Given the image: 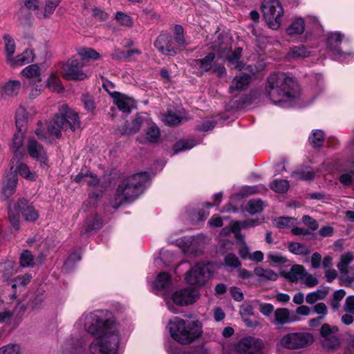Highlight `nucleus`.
<instances>
[{"instance_id":"17","label":"nucleus","mask_w":354,"mask_h":354,"mask_svg":"<svg viewBox=\"0 0 354 354\" xmlns=\"http://www.w3.org/2000/svg\"><path fill=\"white\" fill-rule=\"evenodd\" d=\"M84 344V339L71 337L62 345V354H82Z\"/></svg>"},{"instance_id":"28","label":"nucleus","mask_w":354,"mask_h":354,"mask_svg":"<svg viewBox=\"0 0 354 354\" xmlns=\"http://www.w3.org/2000/svg\"><path fill=\"white\" fill-rule=\"evenodd\" d=\"M250 76L249 75H243L241 76H236L230 87V91H243L245 90L250 83Z\"/></svg>"},{"instance_id":"57","label":"nucleus","mask_w":354,"mask_h":354,"mask_svg":"<svg viewBox=\"0 0 354 354\" xmlns=\"http://www.w3.org/2000/svg\"><path fill=\"white\" fill-rule=\"evenodd\" d=\"M82 102L84 104V108L88 111H93L95 109V104L93 96L88 93H84L82 96Z\"/></svg>"},{"instance_id":"63","label":"nucleus","mask_w":354,"mask_h":354,"mask_svg":"<svg viewBox=\"0 0 354 354\" xmlns=\"http://www.w3.org/2000/svg\"><path fill=\"white\" fill-rule=\"evenodd\" d=\"M13 319V313L5 310L0 312V324H11Z\"/></svg>"},{"instance_id":"3","label":"nucleus","mask_w":354,"mask_h":354,"mask_svg":"<svg viewBox=\"0 0 354 354\" xmlns=\"http://www.w3.org/2000/svg\"><path fill=\"white\" fill-rule=\"evenodd\" d=\"M167 327L171 337L180 344H188L197 339L202 333L198 320H185L176 317L170 319Z\"/></svg>"},{"instance_id":"48","label":"nucleus","mask_w":354,"mask_h":354,"mask_svg":"<svg viewBox=\"0 0 354 354\" xmlns=\"http://www.w3.org/2000/svg\"><path fill=\"white\" fill-rule=\"evenodd\" d=\"M263 203L260 200H250L246 205V210L252 215L261 212Z\"/></svg>"},{"instance_id":"22","label":"nucleus","mask_w":354,"mask_h":354,"mask_svg":"<svg viewBox=\"0 0 354 354\" xmlns=\"http://www.w3.org/2000/svg\"><path fill=\"white\" fill-rule=\"evenodd\" d=\"M21 75L26 78L31 79L34 84L41 82V69L37 64H31L21 71Z\"/></svg>"},{"instance_id":"64","label":"nucleus","mask_w":354,"mask_h":354,"mask_svg":"<svg viewBox=\"0 0 354 354\" xmlns=\"http://www.w3.org/2000/svg\"><path fill=\"white\" fill-rule=\"evenodd\" d=\"M344 310L349 313H354V296L351 295L346 297L344 304Z\"/></svg>"},{"instance_id":"26","label":"nucleus","mask_w":354,"mask_h":354,"mask_svg":"<svg viewBox=\"0 0 354 354\" xmlns=\"http://www.w3.org/2000/svg\"><path fill=\"white\" fill-rule=\"evenodd\" d=\"M214 58V54L209 53L205 57L194 60V64L199 67L201 75L212 70Z\"/></svg>"},{"instance_id":"24","label":"nucleus","mask_w":354,"mask_h":354,"mask_svg":"<svg viewBox=\"0 0 354 354\" xmlns=\"http://www.w3.org/2000/svg\"><path fill=\"white\" fill-rule=\"evenodd\" d=\"M34 60L33 53L31 50H25L22 53L13 57L8 63L12 67L21 66Z\"/></svg>"},{"instance_id":"46","label":"nucleus","mask_w":354,"mask_h":354,"mask_svg":"<svg viewBox=\"0 0 354 354\" xmlns=\"http://www.w3.org/2000/svg\"><path fill=\"white\" fill-rule=\"evenodd\" d=\"M80 259L81 254L80 252H76L72 253L65 262L63 271L65 272H71L75 268V263L80 261Z\"/></svg>"},{"instance_id":"12","label":"nucleus","mask_w":354,"mask_h":354,"mask_svg":"<svg viewBox=\"0 0 354 354\" xmlns=\"http://www.w3.org/2000/svg\"><path fill=\"white\" fill-rule=\"evenodd\" d=\"M343 39L344 35L338 32H330L327 37L328 48L331 50L334 59L339 61H344L351 55V53L342 52L340 50L339 45Z\"/></svg>"},{"instance_id":"50","label":"nucleus","mask_w":354,"mask_h":354,"mask_svg":"<svg viewBox=\"0 0 354 354\" xmlns=\"http://www.w3.org/2000/svg\"><path fill=\"white\" fill-rule=\"evenodd\" d=\"M78 55L83 59H97L100 58V54L92 48H82L78 50Z\"/></svg>"},{"instance_id":"35","label":"nucleus","mask_w":354,"mask_h":354,"mask_svg":"<svg viewBox=\"0 0 354 354\" xmlns=\"http://www.w3.org/2000/svg\"><path fill=\"white\" fill-rule=\"evenodd\" d=\"M290 59L305 58L310 55V52L304 45L292 47L288 53Z\"/></svg>"},{"instance_id":"23","label":"nucleus","mask_w":354,"mask_h":354,"mask_svg":"<svg viewBox=\"0 0 354 354\" xmlns=\"http://www.w3.org/2000/svg\"><path fill=\"white\" fill-rule=\"evenodd\" d=\"M17 185V174L11 171L6 176V183L2 188V194L6 198L10 197L15 192Z\"/></svg>"},{"instance_id":"39","label":"nucleus","mask_w":354,"mask_h":354,"mask_svg":"<svg viewBox=\"0 0 354 354\" xmlns=\"http://www.w3.org/2000/svg\"><path fill=\"white\" fill-rule=\"evenodd\" d=\"M47 86L54 92L60 93L64 90L60 79L53 73H50L48 79Z\"/></svg>"},{"instance_id":"52","label":"nucleus","mask_w":354,"mask_h":354,"mask_svg":"<svg viewBox=\"0 0 354 354\" xmlns=\"http://www.w3.org/2000/svg\"><path fill=\"white\" fill-rule=\"evenodd\" d=\"M293 175L299 179L308 180L314 178L315 172L312 169L306 167L297 170Z\"/></svg>"},{"instance_id":"51","label":"nucleus","mask_w":354,"mask_h":354,"mask_svg":"<svg viewBox=\"0 0 354 354\" xmlns=\"http://www.w3.org/2000/svg\"><path fill=\"white\" fill-rule=\"evenodd\" d=\"M27 121L26 112L24 109L17 110L15 115V123L18 130L23 131L22 128Z\"/></svg>"},{"instance_id":"44","label":"nucleus","mask_w":354,"mask_h":354,"mask_svg":"<svg viewBox=\"0 0 354 354\" xmlns=\"http://www.w3.org/2000/svg\"><path fill=\"white\" fill-rule=\"evenodd\" d=\"M252 303L259 306V312L265 317H270L274 312V308L272 304L262 303L258 299L252 301Z\"/></svg>"},{"instance_id":"27","label":"nucleus","mask_w":354,"mask_h":354,"mask_svg":"<svg viewBox=\"0 0 354 354\" xmlns=\"http://www.w3.org/2000/svg\"><path fill=\"white\" fill-rule=\"evenodd\" d=\"M254 274L262 281H276L279 274L275 271L259 266L254 270Z\"/></svg>"},{"instance_id":"11","label":"nucleus","mask_w":354,"mask_h":354,"mask_svg":"<svg viewBox=\"0 0 354 354\" xmlns=\"http://www.w3.org/2000/svg\"><path fill=\"white\" fill-rule=\"evenodd\" d=\"M263 342L252 337L243 338L236 345L234 354H260Z\"/></svg>"},{"instance_id":"8","label":"nucleus","mask_w":354,"mask_h":354,"mask_svg":"<svg viewBox=\"0 0 354 354\" xmlns=\"http://www.w3.org/2000/svg\"><path fill=\"white\" fill-rule=\"evenodd\" d=\"M314 340V336L310 333H290L281 338L280 345L287 349L297 350L311 345Z\"/></svg>"},{"instance_id":"13","label":"nucleus","mask_w":354,"mask_h":354,"mask_svg":"<svg viewBox=\"0 0 354 354\" xmlns=\"http://www.w3.org/2000/svg\"><path fill=\"white\" fill-rule=\"evenodd\" d=\"M198 297L197 290L187 288L174 292L172 295V301L175 304L183 306L194 303Z\"/></svg>"},{"instance_id":"18","label":"nucleus","mask_w":354,"mask_h":354,"mask_svg":"<svg viewBox=\"0 0 354 354\" xmlns=\"http://www.w3.org/2000/svg\"><path fill=\"white\" fill-rule=\"evenodd\" d=\"M353 259V254L351 252H348L340 257L339 262L337 265L339 272L344 277V281L347 286L354 281V277L348 276L349 265L352 263Z\"/></svg>"},{"instance_id":"34","label":"nucleus","mask_w":354,"mask_h":354,"mask_svg":"<svg viewBox=\"0 0 354 354\" xmlns=\"http://www.w3.org/2000/svg\"><path fill=\"white\" fill-rule=\"evenodd\" d=\"M166 37L164 35H160L156 39L154 43V46L163 55L169 56L175 55L176 51L174 48H171L170 46H167L166 48L164 47L163 44L166 42Z\"/></svg>"},{"instance_id":"42","label":"nucleus","mask_w":354,"mask_h":354,"mask_svg":"<svg viewBox=\"0 0 354 354\" xmlns=\"http://www.w3.org/2000/svg\"><path fill=\"white\" fill-rule=\"evenodd\" d=\"M17 172L21 176L29 180H33L35 179V174L30 171L29 167L27 165L20 162L17 166L13 173Z\"/></svg>"},{"instance_id":"25","label":"nucleus","mask_w":354,"mask_h":354,"mask_svg":"<svg viewBox=\"0 0 354 354\" xmlns=\"http://www.w3.org/2000/svg\"><path fill=\"white\" fill-rule=\"evenodd\" d=\"M306 270L303 266L295 264L290 268L289 271L284 274V277L290 282L297 283L301 281Z\"/></svg>"},{"instance_id":"38","label":"nucleus","mask_w":354,"mask_h":354,"mask_svg":"<svg viewBox=\"0 0 354 354\" xmlns=\"http://www.w3.org/2000/svg\"><path fill=\"white\" fill-rule=\"evenodd\" d=\"M241 50L238 48L234 51H228L225 58L234 66V68L241 70L243 66L239 62V59L241 57Z\"/></svg>"},{"instance_id":"41","label":"nucleus","mask_w":354,"mask_h":354,"mask_svg":"<svg viewBox=\"0 0 354 354\" xmlns=\"http://www.w3.org/2000/svg\"><path fill=\"white\" fill-rule=\"evenodd\" d=\"M290 185L287 180L277 179L274 180L270 185L272 190L277 193H284L289 189Z\"/></svg>"},{"instance_id":"4","label":"nucleus","mask_w":354,"mask_h":354,"mask_svg":"<svg viewBox=\"0 0 354 354\" xmlns=\"http://www.w3.org/2000/svg\"><path fill=\"white\" fill-rule=\"evenodd\" d=\"M81 122L77 113L66 104L60 105L58 112L50 121L48 133L55 138L62 137V131L70 129L72 131L80 129Z\"/></svg>"},{"instance_id":"62","label":"nucleus","mask_w":354,"mask_h":354,"mask_svg":"<svg viewBox=\"0 0 354 354\" xmlns=\"http://www.w3.org/2000/svg\"><path fill=\"white\" fill-rule=\"evenodd\" d=\"M268 259L271 262L277 264H283L287 262L286 257L277 252H270L268 254Z\"/></svg>"},{"instance_id":"61","label":"nucleus","mask_w":354,"mask_h":354,"mask_svg":"<svg viewBox=\"0 0 354 354\" xmlns=\"http://www.w3.org/2000/svg\"><path fill=\"white\" fill-rule=\"evenodd\" d=\"M339 180L344 185L348 186L352 184L354 187V171L342 174Z\"/></svg>"},{"instance_id":"21","label":"nucleus","mask_w":354,"mask_h":354,"mask_svg":"<svg viewBox=\"0 0 354 354\" xmlns=\"http://www.w3.org/2000/svg\"><path fill=\"white\" fill-rule=\"evenodd\" d=\"M15 208L21 212L24 218L28 221H35L38 218L37 211L32 207L28 206L27 201L24 198L19 200Z\"/></svg>"},{"instance_id":"58","label":"nucleus","mask_w":354,"mask_h":354,"mask_svg":"<svg viewBox=\"0 0 354 354\" xmlns=\"http://www.w3.org/2000/svg\"><path fill=\"white\" fill-rule=\"evenodd\" d=\"M31 279L32 276L29 274L18 276L14 279L12 287L25 286L30 281Z\"/></svg>"},{"instance_id":"53","label":"nucleus","mask_w":354,"mask_h":354,"mask_svg":"<svg viewBox=\"0 0 354 354\" xmlns=\"http://www.w3.org/2000/svg\"><path fill=\"white\" fill-rule=\"evenodd\" d=\"M306 287L313 288L319 283L317 278L306 270L301 281Z\"/></svg>"},{"instance_id":"59","label":"nucleus","mask_w":354,"mask_h":354,"mask_svg":"<svg viewBox=\"0 0 354 354\" xmlns=\"http://www.w3.org/2000/svg\"><path fill=\"white\" fill-rule=\"evenodd\" d=\"M33 256L28 250L23 252L20 257V263L22 267H28L32 265Z\"/></svg>"},{"instance_id":"43","label":"nucleus","mask_w":354,"mask_h":354,"mask_svg":"<svg viewBox=\"0 0 354 354\" xmlns=\"http://www.w3.org/2000/svg\"><path fill=\"white\" fill-rule=\"evenodd\" d=\"M196 145L194 140H182L177 142L174 146V153H178L185 150L191 149Z\"/></svg>"},{"instance_id":"1","label":"nucleus","mask_w":354,"mask_h":354,"mask_svg":"<svg viewBox=\"0 0 354 354\" xmlns=\"http://www.w3.org/2000/svg\"><path fill=\"white\" fill-rule=\"evenodd\" d=\"M266 93L274 104L288 108L297 96V85L285 73L273 74L268 78Z\"/></svg>"},{"instance_id":"47","label":"nucleus","mask_w":354,"mask_h":354,"mask_svg":"<svg viewBox=\"0 0 354 354\" xmlns=\"http://www.w3.org/2000/svg\"><path fill=\"white\" fill-rule=\"evenodd\" d=\"M322 345L327 350L333 349L340 344L339 339L335 335L322 339Z\"/></svg>"},{"instance_id":"10","label":"nucleus","mask_w":354,"mask_h":354,"mask_svg":"<svg viewBox=\"0 0 354 354\" xmlns=\"http://www.w3.org/2000/svg\"><path fill=\"white\" fill-rule=\"evenodd\" d=\"M84 64L75 57L69 59L62 67V76L67 80L82 81L86 80L90 74L82 70Z\"/></svg>"},{"instance_id":"54","label":"nucleus","mask_w":354,"mask_h":354,"mask_svg":"<svg viewBox=\"0 0 354 354\" xmlns=\"http://www.w3.org/2000/svg\"><path fill=\"white\" fill-rule=\"evenodd\" d=\"M0 354H21L19 344H9L0 348Z\"/></svg>"},{"instance_id":"6","label":"nucleus","mask_w":354,"mask_h":354,"mask_svg":"<svg viewBox=\"0 0 354 354\" xmlns=\"http://www.w3.org/2000/svg\"><path fill=\"white\" fill-rule=\"evenodd\" d=\"M120 339L118 331L95 337L88 346L87 354H118Z\"/></svg>"},{"instance_id":"31","label":"nucleus","mask_w":354,"mask_h":354,"mask_svg":"<svg viewBox=\"0 0 354 354\" xmlns=\"http://www.w3.org/2000/svg\"><path fill=\"white\" fill-rule=\"evenodd\" d=\"M288 249L291 253L296 255L307 256L310 253V250L307 245L297 242L289 243Z\"/></svg>"},{"instance_id":"36","label":"nucleus","mask_w":354,"mask_h":354,"mask_svg":"<svg viewBox=\"0 0 354 354\" xmlns=\"http://www.w3.org/2000/svg\"><path fill=\"white\" fill-rule=\"evenodd\" d=\"M223 265L231 270H234L239 268L241 263L235 254L229 252L223 258Z\"/></svg>"},{"instance_id":"32","label":"nucleus","mask_w":354,"mask_h":354,"mask_svg":"<svg viewBox=\"0 0 354 354\" xmlns=\"http://www.w3.org/2000/svg\"><path fill=\"white\" fill-rule=\"evenodd\" d=\"M328 291L326 289H317L315 291L309 292L306 297V303L308 304H314L317 301L324 299Z\"/></svg>"},{"instance_id":"55","label":"nucleus","mask_w":354,"mask_h":354,"mask_svg":"<svg viewBox=\"0 0 354 354\" xmlns=\"http://www.w3.org/2000/svg\"><path fill=\"white\" fill-rule=\"evenodd\" d=\"M252 304L244 303L240 306L239 314L241 317H250L254 315V306Z\"/></svg>"},{"instance_id":"30","label":"nucleus","mask_w":354,"mask_h":354,"mask_svg":"<svg viewBox=\"0 0 354 354\" xmlns=\"http://www.w3.org/2000/svg\"><path fill=\"white\" fill-rule=\"evenodd\" d=\"M3 41L5 42V51L6 54V61L8 64L11 61V59L14 57V53L15 51V42L13 38L8 34H5L3 37Z\"/></svg>"},{"instance_id":"29","label":"nucleus","mask_w":354,"mask_h":354,"mask_svg":"<svg viewBox=\"0 0 354 354\" xmlns=\"http://www.w3.org/2000/svg\"><path fill=\"white\" fill-rule=\"evenodd\" d=\"M305 30V22L303 18L295 19L287 28V33L289 35H301Z\"/></svg>"},{"instance_id":"7","label":"nucleus","mask_w":354,"mask_h":354,"mask_svg":"<svg viewBox=\"0 0 354 354\" xmlns=\"http://www.w3.org/2000/svg\"><path fill=\"white\" fill-rule=\"evenodd\" d=\"M263 17L269 27L277 30L281 24L283 10L278 0H263L261 4Z\"/></svg>"},{"instance_id":"9","label":"nucleus","mask_w":354,"mask_h":354,"mask_svg":"<svg viewBox=\"0 0 354 354\" xmlns=\"http://www.w3.org/2000/svg\"><path fill=\"white\" fill-rule=\"evenodd\" d=\"M209 263L199 262L192 266L185 276L187 283L196 287L204 286L210 276Z\"/></svg>"},{"instance_id":"40","label":"nucleus","mask_w":354,"mask_h":354,"mask_svg":"<svg viewBox=\"0 0 354 354\" xmlns=\"http://www.w3.org/2000/svg\"><path fill=\"white\" fill-rule=\"evenodd\" d=\"M147 131L146 132L147 140L151 143L157 142L160 138V129L159 128L150 122V125L147 127Z\"/></svg>"},{"instance_id":"37","label":"nucleus","mask_w":354,"mask_h":354,"mask_svg":"<svg viewBox=\"0 0 354 354\" xmlns=\"http://www.w3.org/2000/svg\"><path fill=\"white\" fill-rule=\"evenodd\" d=\"M170 283V276L167 272H160L157 276L156 281L153 282V286L157 290H162L165 288Z\"/></svg>"},{"instance_id":"45","label":"nucleus","mask_w":354,"mask_h":354,"mask_svg":"<svg viewBox=\"0 0 354 354\" xmlns=\"http://www.w3.org/2000/svg\"><path fill=\"white\" fill-rule=\"evenodd\" d=\"M183 120H187V118L177 115L171 111H168L165 115L163 118L164 122L170 126H176L179 124Z\"/></svg>"},{"instance_id":"33","label":"nucleus","mask_w":354,"mask_h":354,"mask_svg":"<svg viewBox=\"0 0 354 354\" xmlns=\"http://www.w3.org/2000/svg\"><path fill=\"white\" fill-rule=\"evenodd\" d=\"M43 147L35 139H30L28 143V152L30 156L34 159L39 160L41 157Z\"/></svg>"},{"instance_id":"60","label":"nucleus","mask_w":354,"mask_h":354,"mask_svg":"<svg viewBox=\"0 0 354 354\" xmlns=\"http://www.w3.org/2000/svg\"><path fill=\"white\" fill-rule=\"evenodd\" d=\"M115 19L118 21L119 24L123 26H129L132 24L131 18L129 15L122 12L119 11L116 12Z\"/></svg>"},{"instance_id":"2","label":"nucleus","mask_w":354,"mask_h":354,"mask_svg":"<svg viewBox=\"0 0 354 354\" xmlns=\"http://www.w3.org/2000/svg\"><path fill=\"white\" fill-rule=\"evenodd\" d=\"M76 325L82 327L87 333L95 337L105 335L110 331H118L115 319L110 317L108 311L102 310L84 313Z\"/></svg>"},{"instance_id":"56","label":"nucleus","mask_w":354,"mask_h":354,"mask_svg":"<svg viewBox=\"0 0 354 354\" xmlns=\"http://www.w3.org/2000/svg\"><path fill=\"white\" fill-rule=\"evenodd\" d=\"M296 219L292 217H280L275 221L278 227H291L295 226Z\"/></svg>"},{"instance_id":"49","label":"nucleus","mask_w":354,"mask_h":354,"mask_svg":"<svg viewBox=\"0 0 354 354\" xmlns=\"http://www.w3.org/2000/svg\"><path fill=\"white\" fill-rule=\"evenodd\" d=\"M324 133L321 130L314 131L309 137V141L314 147H319L324 142Z\"/></svg>"},{"instance_id":"16","label":"nucleus","mask_w":354,"mask_h":354,"mask_svg":"<svg viewBox=\"0 0 354 354\" xmlns=\"http://www.w3.org/2000/svg\"><path fill=\"white\" fill-rule=\"evenodd\" d=\"M295 315H290V310L286 308H279L274 312L273 324L278 328L283 325L299 321Z\"/></svg>"},{"instance_id":"19","label":"nucleus","mask_w":354,"mask_h":354,"mask_svg":"<svg viewBox=\"0 0 354 354\" xmlns=\"http://www.w3.org/2000/svg\"><path fill=\"white\" fill-rule=\"evenodd\" d=\"M150 125V120L146 113L138 114L133 120L131 127H127L121 131L122 135L134 134L141 129L146 128Z\"/></svg>"},{"instance_id":"14","label":"nucleus","mask_w":354,"mask_h":354,"mask_svg":"<svg viewBox=\"0 0 354 354\" xmlns=\"http://www.w3.org/2000/svg\"><path fill=\"white\" fill-rule=\"evenodd\" d=\"M113 98V103L118 106V109L124 113H130L136 106L134 100L124 94L119 92H113L110 93Z\"/></svg>"},{"instance_id":"15","label":"nucleus","mask_w":354,"mask_h":354,"mask_svg":"<svg viewBox=\"0 0 354 354\" xmlns=\"http://www.w3.org/2000/svg\"><path fill=\"white\" fill-rule=\"evenodd\" d=\"M24 132L23 131L18 130V132L16 133L14 136L12 143L11 145V150L14 153V156L11 160V167L10 169L12 170L14 168V163L18 162V161L24 156L25 151L23 148L24 143Z\"/></svg>"},{"instance_id":"20","label":"nucleus","mask_w":354,"mask_h":354,"mask_svg":"<svg viewBox=\"0 0 354 354\" xmlns=\"http://www.w3.org/2000/svg\"><path fill=\"white\" fill-rule=\"evenodd\" d=\"M21 88V84L19 80H9L0 87V97L5 99L17 96Z\"/></svg>"},{"instance_id":"5","label":"nucleus","mask_w":354,"mask_h":354,"mask_svg":"<svg viewBox=\"0 0 354 354\" xmlns=\"http://www.w3.org/2000/svg\"><path fill=\"white\" fill-rule=\"evenodd\" d=\"M149 180L147 173L135 174L125 178L118 186L115 196V204L118 206L124 203H130L136 199L142 192V187Z\"/></svg>"}]
</instances>
